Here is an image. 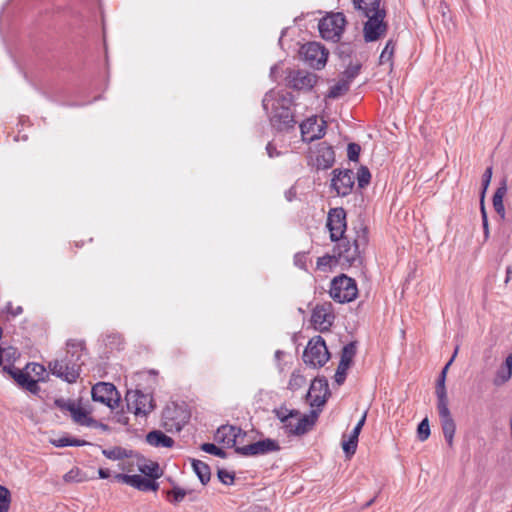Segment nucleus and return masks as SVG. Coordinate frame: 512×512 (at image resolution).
I'll list each match as a JSON object with an SVG mask.
<instances>
[{
  "label": "nucleus",
  "instance_id": "nucleus-37",
  "mask_svg": "<svg viewBox=\"0 0 512 512\" xmlns=\"http://www.w3.org/2000/svg\"><path fill=\"white\" fill-rule=\"evenodd\" d=\"M52 444L56 447H66V446H84L87 445L88 442L85 440H80L76 438L70 437H60L52 441Z\"/></svg>",
  "mask_w": 512,
  "mask_h": 512
},
{
  "label": "nucleus",
  "instance_id": "nucleus-34",
  "mask_svg": "<svg viewBox=\"0 0 512 512\" xmlns=\"http://www.w3.org/2000/svg\"><path fill=\"white\" fill-rule=\"evenodd\" d=\"M273 413L280 420L281 423H286L289 420V418H297L300 415V412L298 410H290L285 406L274 409Z\"/></svg>",
  "mask_w": 512,
  "mask_h": 512
},
{
  "label": "nucleus",
  "instance_id": "nucleus-53",
  "mask_svg": "<svg viewBox=\"0 0 512 512\" xmlns=\"http://www.w3.org/2000/svg\"><path fill=\"white\" fill-rule=\"evenodd\" d=\"M54 404L56 407H58L61 410H66L70 412V409L75 407V402L73 401H66L63 398L56 399L54 401Z\"/></svg>",
  "mask_w": 512,
  "mask_h": 512
},
{
  "label": "nucleus",
  "instance_id": "nucleus-32",
  "mask_svg": "<svg viewBox=\"0 0 512 512\" xmlns=\"http://www.w3.org/2000/svg\"><path fill=\"white\" fill-rule=\"evenodd\" d=\"M436 396L439 417L451 415L448 407V397L446 390H436Z\"/></svg>",
  "mask_w": 512,
  "mask_h": 512
},
{
  "label": "nucleus",
  "instance_id": "nucleus-57",
  "mask_svg": "<svg viewBox=\"0 0 512 512\" xmlns=\"http://www.w3.org/2000/svg\"><path fill=\"white\" fill-rule=\"evenodd\" d=\"M267 153L270 158H273L275 156H279L280 153L277 151L275 145H273L271 142H269L266 146Z\"/></svg>",
  "mask_w": 512,
  "mask_h": 512
},
{
  "label": "nucleus",
  "instance_id": "nucleus-13",
  "mask_svg": "<svg viewBox=\"0 0 512 512\" xmlns=\"http://www.w3.org/2000/svg\"><path fill=\"white\" fill-rule=\"evenodd\" d=\"M331 303L318 304L312 311L311 323L320 332L329 331L334 321Z\"/></svg>",
  "mask_w": 512,
  "mask_h": 512
},
{
  "label": "nucleus",
  "instance_id": "nucleus-21",
  "mask_svg": "<svg viewBox=\"0 0 512 512\" xmlns=\"http://www.w3.org/2000/svg\"><path fill=\"white\" fill-rule=\"evenodd\" d=\"M366 415L367 412H365L361 419L358 421L357 425L352 430L351 434L349 435L348 440L342 441V448L346 454V456H351L356 452L357 443H358V437L361 432V429L366 421Z\"/></svg>",
  "mask_w": 512,
  "mask_h": 512
},
{
  "label": "nucleus",
  "instance_id": "nucleus-58",
  "mask_svg": "<svg viewBox=\"0 0 512 512\" xmlns=\"http://www.w3.org/2000/svg\"><path fill=\"white\" fill-rule=\"evenodd\" d=\"M115 420L117 423L122 425H127L129 422V418L123 412L117 413L115 415Z\"/></svg>",
  "mask_w": 512,
  "mask_h": 512
},
{
  "label": "nucleus",
  "instance_id": "nucleus-11",
  "mask_svg": "<svg viewBox=\"0 0 512 512\" xmlns=\"http://www.w3.org/2000/svg\"><path fill=\"white\" fill-rule=\"evenodd\" d=\"M326 225L330 232V239L333 242L345 237L344 234L347 228L345 210L341 207L331 209L328 213Z\"/></svg>",
  "mask_w": 512,
  "mask_h": 512
},
{
  "label": "nucleus",
  "instance_id": "nucleus-12",
  "mask_svg": "<svg viewBox=\"0 0 512 512\" xmlns=\"http://www.w3.org/2000/svg\"><path fill=\"white\" fill-rule=\"evenodd\" d=\"M279 450L280 445L278 441L270 438L259 440L242 447H236V453L246 457L265 455Z\"/></svg>",
  "mask_w": 512,
  "mask_h": 512
},
{
  "label": "nucleus",
  "instance_id": "nucleus-19",
  "mask_svg": "<svg viewBox=\"0 0 512 512\" xmlns=\"http://www.w3.org/2000/svg\"><path fill=\"white\" fill-rule=\"evenodd\" d=\"M12 378L17 382L23 389L29 391L32 394H38L40 387L36 380L30 376V372H24L20 369H12L11 367H4Z\"/></svg>",
  "mask_w": 512,
  "mask_h": 512
},
{
  "label": "nucleus",
  "instance_id": "nucleus-22",
  "mask_svg": "<svg viewBox=\"0 0 512 512\" xmlns=\"http://www.w3.org/2000/svg\"><path fill=\"white\" fill-rule=\"evenodd\" d=\"M146 441L154 447L171 448L174 445V440L160 430L150 431L146 435Z\"/></svg>",
  "mask_w": 512,
  "mask_h": 512
},
{
  "label": "nucleus",
  "instance_id": "nucleus-26",
  "mask_svg": "<svg viewBox=\"0 0 512 512\" xmlns=\"http://www.w3.org/2000/svg\"><path fill=\"white\" fill-rule=\"evenodd\" d=\"M441 427L443 431L444 438L449 445V447H452L453 445V438L456 432V424L454 419L452 418V415L449 416H442L440 417Z\"/></svg>",
  "mask_w": 512,
  "mask_h": 512
},
{
  "label": "nucleus",
  "instance_id": "nucleus-60",
  "mask_svg": "<svg viewBox=\"0 0 512 512\" xmlns=\"http://www.w3.org/2000/svg\"><path fill=\"white\" fill-rule=\"evenodd\" d=\"M457 352H458V348L455 349L451 359L447 362V364L443 367L441 373H444V375L447 374V371L449 369V366L451 365V363L454 361L456 355H457Z\"/></svg>",
  "mask_w": 512,
  "mask_h": 512
},
{
  "label": "nucleus",
  "instance_id": "nucleus-40",
  "mask_svg": "<svg viewBox=\"0 0 512 512\" xmlns=\"http://www.w3.org/2000/svg\"><path fill=\"white\" fill-rule=\"evenodd\" d=\"M11 495L10 491L0 485V512H7L10 507Z\"/></svg>",
  "mask_w": 512,
  "mask_h": 512
},
{
  "label": "nucleus",
  "instance_id": "nucleus-61",
  "mask_svg": "<svg viewBox=\"0 0 512 512\" xmlns=\"http://www.w3.org/2000/svg\"><path fill=\"white\" fill-rule=\"evenodd\" d=\"M98 475L101 479H107L110 477V470L106 468H100L98 470Z\"/></svg>",
  "mask_w": 512,
  "mask_h": 512
},
{
  "label": "nucleus",
  "instance_id": "nucleus-41",
  "mask_svg": "<svg viewBox=\"0 0 512 512\" xmlns=\"http://www.w3.org/2000/svg\"><path fill=\"white\" fill-rule=\"evenodd\" d=\"M371 173L365 166H361L357 172L358 187L364 188L370 183Z\"/></svg>",
  "mask_w": 512,
  "mask_h": 512
},
{
  "label": "nucleus",
  "instance_id": "nucleus-55",
  "mask_svg": "<svg viewBox=\"0 0 512 512\" xmlns=\"http://www.w3.org/2000/svg\"><path fill=\"white\" fill-rule=\"evenodd\" d=\"M7 312L12 316H18L23 312V308L21 306L13 307L11 303L7 305Z\"/></svg>",
  "mask_w": 512,
  "mask_h": 512
},
{
  "label": "nucleus",
  "instance_id": "nucleus-7",
  "mask_svg": "<svg viewBox=\"0 0 512 512\" xmlns=\"http://www.w3.org/2000/svg\"><path fill=\"white\" fill-rule=\"evenodd\" d=\"M127 408L135 415L146 416L155 408V403L152 395L144 394L140 390L128 391L125 396Z\"/></svg>",
  "mask_w": 512,
  "mask_h": 512
},
{
  "label": "nucleus",
  "instance_id": "nucleus-33",
  "mask_svg": "<svg viewBox=\"0 0 512 512\" xmlns=\"http://www.w3.org/2000/svg\"><path fill=\"white\" fill-rule=\"evenodd\" d=\"M355 354H356L355 342H350V343L346 344L342 349L341 358H340L339 363H342V366H350Z\"/></svg>",
  "mask_w": 512,
  "mask_h": 512
},
{
  "label": "nucleus",
  "instance_id": "nucleus-27",
  "mask_svg": "<svg viewBox=\"0 0 512 512\" xmlns=\"http://www.w3.org/2000/svg\"><path fill=\"white\" fill-rule=\"evenodd\" d=\"M130 486L140 491H156L159 484L151 479L144 478L140 475H132Z\"/></svg>",
  "mask_w": 512,
  "mask_h": 512
},
{
  "label": "nucleus",
  "instance_id": "nucleus-39",
  "mask_svg": "<svg viewBox=\"0 0 512 512\" xmlns=\"http://www.w3.org/2000/svg\"><path fill=\"white\" fill-rule=\"evenodd\" d=\"M394 49H395V42L392 39L388 40L380 57H379V63L384 64L386 62H389L393 56Z\"/></svg>",
  "mask_w": 512,
  "mask_h": 512
},
{
  "label": "nucleus",
  "instance_id": "nucleus-31",
  "mask_svg": "<svg viewBox=\"0 0 512 512\" xmlns=\"http://www.w3.org/2000/svg\"><path fill=\"white\" fill-rule=\"evenodd\" d=\"M350 88L349 80H345L341 78L336 84L330 87L329 92L327 94L328 98L336 99L348 92Z\"/></svg>",
  "mask_w": 512,
  "mask_h": 512
},
{
  "label": "nucleus",
  "instance_id": "nucleus-44",
  "mask_svg": "<svg viewBox=\"0 0 512 512\" xmlns=\"http://www.w3.org/2000/svg\"><path fill=\"white\" fill-rule=\"evenodd\" d=\"M417 435L420 441H425L430 436V426L427 418L423 419L417 428Z\"/></svg>",
  "mask_w": 512,
  "mask_h": 512
},
{
  "label": "nucleus",
  "instance_id": "nucleus-14",
  "mask_svg": "<svg viewBox=\"0 0 512 512\" xmlns=\"http://www.w3.org/2000/svg\"><path fill=\"white\" fill-rule=\"evenodd\" d=\"M245 436L246 432L236 426L222 425L215 433V440L229 448L236 449V447H240L239 444L242 443Z\"/></svg>",
  "mask_w": 512,
  "mask_h": 512
},
{
  "label": "nucleus",
  "instance_id": "nucleus-30",
  "mask_svg": "<svg viewBox=\"0 0 512 512\" xmlns=\"http://www.w3.org/2000/svg\"><path fill=\"white\" fill-rule=\"evenodd\" d=\"M139 471L145 476L151 478V480L155 481L162 475V471L157 462H147L139 465Z\"/></svg>",
  "mask_w": 512,
  "mask_h": 512
},
{
  "label": "nucleus",
  "instance_id": "nucleus-51",
  "mask_svg": "<svg viewBox=\"0 0 512 512\" xmlns=\"http://www.w3.org/2000/svg\"><path fill=\"white\" fill-rule=\"evenodd\" d=\"M26 369L27 370H30V372L34 373L36 376L39 377V380H42L41 376H43V374L45 373L46 369L43 365L41 364H37V363H32V364H28L26 366Z\"/></svg>",
  "mask_w": 512,
  "mask_h": 512
},
{
  "label": "nucleus",
  "instance_id": "nucleus-28",
  "mask_svg": "<svg viewBox=\"0 0 512 512\" xmlns=\"http://www.w3.org/2000/svg\"><path fill=\"white\" fill-rule=\"evenodd\" d=\"M70 414L73 421L79 425L89 427L90 425H94L96 423V420L90 417L87 411L78 407L77 405L70 409Z\"/></svg>",
  "mask_w": 512,
  "mask_h": 512
},
{
  "label": "nucleus",
  "instance_id": "nucleus-45",
  "mask_svg": "<svg viewBox=\"0 0 512 512\" xmlns=\"http://www.w3.org/2000/svg\"><path fill=\"white\" fill-rule=\"evenodd\" d=\"M360 68V64L348 66L347 69L344 71L342 78L345 80H349V83L351 84L354 78L359 74Z\"/></svg>",
  "mask_w": 512,
  "mask_h": 512
},
{
  "label": "nucleus",
  "instance_id": "nucleus-17",
  "mask_svg": "<svg viewBox=\"0 0 512 512\" xmlns=\"http://www.w3.org/2000/svg\"><path fill=\"white\" fill-rule=\"evenodd\" d=\"M317 82V76L314 73L304 70H292L287 76V84L296 90H311Z\"/></svg>",
  "mask_w": 512,
  "mask_h": 512
},
{
  "label": "nucleus",
  "instance_id": "nucleus-10",
  "mask_svg": "<svg viewBox=\"0 0 512 512\" xmlns=\"http://www.w3.org/2000/svg\"><path fill=\"white\" fill-rule=\"evenodd\" d=\"M91 394L93 401L104 404L111 409L119 405L120 395L111 383L99 382L95 384L92 387Z\"/></svg>",
  "mask_w": 512,
  "mask_h": 512
},
{
  "label": "nucleus",
  "instance_id": "nucleus-46",
  "mask_svg": "<svg viewBox=\"0 0 512 512\" xmlns=\"http://www.w3.org/2000/svg\"><path fill=\"white\" fill-rule=\"evenodd\" d=\"M218 478L225 485H232L234 483L235 475L225 469L218 470Z\"/></svg>",
  "mask_w": 512,
  "mask_h": 512
},
{
  "label": "nucleus",
  "instance_id": "nucleus-23",
  "mask_svg": "<svg viewBox=\"0 0 512 512\" xmlns=\"http://www.w3.org/2000/svg\"><path fill=\"white\" fill-rule=\"evenodd\" d=\"M507 190V181L506 179H503L500 182L499 187L495 191L492 199L493 208L502 220L505 218V207L503 204V198L506 195Z\"/></svg>",
  "mask_w": 512,
  "mask_h": 512
},
{
  "label": "nucleus",
  "instance_id": "nucleus-54",
  "mask_svg": "<svg viewBox=\"0 0 512 512\" xmlns=\"http://www.w3.org/2000/svg\"><path fill=\"white\" fill-rule=\"evenodd\" d=\"M336 260L337 261V255L336 253L334 252V255L330 256V255H325V256H322L320 258H318V261H317V266L318 268H322V267H326V266H330L331 263Z\"/></svg>",
  "mask_w": 512,
  "mask_h": 512
},
{
  "label": "nucleus",
  "instance_id": "nucleus-9",
  "mask_svg": "<svg viewBox=\"0 0 512 512\" xmlns=\"http://www.w3.org/2000/svg\"><path fill=\"white\" fill-rule=\"evenodd\" d=\"M300 54L304 61L315 69H322L328 58V51L318 42H308L301 47Z\"/></svg>",
  "mask_w": 512,
  "mask_h": 512
},
{
  "label": "nucleus",
  "instance_id": "nucleus-42",
  "mask_svg": "<svg viewBox=\"0 0 512 512\" xmlns=\"http://www.w3.org/2000/svg\"><path fill=\"white\" fill-rule=\"evenodd\" d=\"M168 500L173 504H178L187 495V491L185 489H182L180 487H174L171 491L167 493Z\"/></svg>",
  "mask_w": 512,
  "mask_h": 512
},
{
  "label": "nucleus",
  "instance_id": "nucleus-50",
  "mask_svg": "<svg viewBox=\"0 0 512 512\" xmlns=\"http://www.w3.org/2000/svg\"><path fill=\"white\" fill-rule=\"evenodd\" d=\"M350 366H342V363H339L336 373H335V381L341 385L346 378L347 370Z\"/></svg>",
  "mask_w": 512,
  "mask_h": 512
},
{
  "label": "nucleus",
  "instance_id": "nucleus-35",
  "mask_svg": "<svg viewBox=\"0 0 512 512\" xmlns=\"http://www.w3.org/2000/svg\"><path fill=\"white\" fill-rule=\"evenodd\" d=\"M312 393L327 395L328 394L327 381L324 378L323 379H320V378L314 379L310 385L307 396H312Z\"/></svg>",
  "mask_w": 512,
  "mask_h": 512
},
{
  "label": "nucleus",
  "instance_id": "nucleus-6",
  "mask_svg": "<svg viewBox=\"0 0 512 512\" xmlns=\"http://www.w3.org/2000/svg\"><path fill=\"white\" fill-rule=\"evenodd\" d=\"M385 16V10L376 11L369 14L368 16H365L367 18V21L363 26V36L365 42H374L385 36L388 29V25L384 21Z\"/></svg>",
  "mask_w": 512,
  "mask_h": 512
},
{
  "label": "nucleus",
  "instance_id": "nucleus-8",
  "mask_svg": "<svg viewBox=\"0 0 512 512\" xmlns=\"http://www.w3.org/2000/svg\"><path fill=\"white\" fill-rule=\"evenodd\" d=\"M346 20L342 13H334L322 18L318 28L322 38L337 41L344 30Z\"/></svg>",
  "mask_w": 512,
  "mask_h": 512
},
{
  "label": "nucleus",
  "instance_id": "nucleus-20",
  "mask_svg": "<svg viewBox=\"0 0 512 512\" xmlns=\"http://www.w3.org/2000/svg\"><path fill=\"white\" fill-rule=\"evenodd\" d=\"M315 161L318 169H328L332 167L335 162L333 148L326 142L319 143L316 148Z\"/></svg>",
  "mask_w": 512,
  "mask_h": 512
},
{
  "label": "nucleus",
  "instance_id": "nucleus-15",
  "mask_svg": "<svg viewBox=\"0 0 512 512\" xmlns=\"http://www.w3.org/2000/svg\"><path fill=\"white\" fill-rule=\"evenodd\" d=\"M327 123L321 119L320 123L316 116H312L300 124L303 141L312 142L321 139L326 133Z\"/></svg>",
  "mask_w": 512,
  "mask_h": 512
},
{
  "label": "nucleus",
  "instance_id": "nucleus-29",
  "mask_svg": "<svg viewBox=\"0 0 512 512\" xmlns=\"http://www.w3.org/2000/svg\"><path fill=\"white\" fill-rule=\"evenodd\" d=\"M192 467L195 474L198 476L200 482L203 485H206L210 481L211 471L208 464L204 463L201 460L193 459Z\"/></svg>",
  "mask_w": 512,
  "mask_h": 512
},
{
  "label": "nucleus",
  "instance_id": "nucleus-62",
  "mask_svg": "<svg viewBox=\"0 0 512 512\" xmlns=\"http://www.w3.org/2000/svg\"><path fill=\"white\" fill-rule=\"evenodd\" d=\"M89 427H93V428H100V429H102L103 431H108V430H109L108 425L103 424V423H101V422H98L97 420H96V423H95L94 425H90Z\"/></svg>",
  "mask_w": 512,
  "mask_h": 512
},
{
  "label": "nucleus",
  "instance_id": "nucleus-1",
  "mask_svg": "<svg viewBox=\"0 0 512 512\" xmlns=\"http://www.w3.org/2000/svg\"><path fill=\"white\" fill-rule=\"evenodd\" d=\"M85 351V343L80 340L70 339L66 343V354L61 359H55L48 363L49 371L68 383H75L80 377L81 367L84 364L82 357Z\"/></svg>",
  "mask_w": 512,
  "mask_h": 512
},
{
  "label": "nucleus",
  "instance_id": "nucleus-36",
  "mask_svg": "<svg viewBox=\"0 0 512 512\" xmlns=\"http://www.w3.org/2000/svg\"><path fill=\"white\" fill-rule=\"evenodd\" d=\"M130 453L131 452H129L126 449H123L121 447H114L112 449H103L102 450V454L106 458L111 459V460H120L123 458H127L130 456Z\"/></svg>",
  "mask_w": 512,
  "mask_h": 512
},
{
  "label": "nucleus",
  "instance_id": "nucleus-18",
  "mask_svg": "<svg viewBox=\"0 0 512 512\" xmlns=\"http://www.w3.org/2000/svg\"><path fill=\"white\" fill-rule=\"evenodd\" d=\"M316 418L317 413L313 411L310 416L305 415L301 418H299V416L297 418H289L286 423L282 424L288 434L303 435L314 425Z\"/></svg>",
  "mask_w": 512,
  "mask_h": 512
},
{
  "label": "nucleus",
  "instance_id": "nucleus-4",
  "mask_svg": "<svg viewBox=\"0 0 512 512\" xmlns=\"http://www.w3.org/2000/svg\"><path fill=\"white\" fill-rule=\"evenodd\" d=\"M329 293L335 301L345 303L357 297L358 289L354 279L342 274L332 280Z\"/></svg>",
  "mask_w": 512,
  "mask_h": 512
},
{
  "label": "nucleus",
  "instance_id": "nucleus-48",
  "mask_svg": "<svg viewBox=\"0 0 512 512\" xmlns=\"http://www.w3.org/2000/svg\"><path fill=\"white\" fill-rule=\"evenodd\" d=\"M492 167H487L483 176H482V186H483V189H482V193H481V199H484V196H485V193H486V190L488 189L489 187V184L491 182V178H492Z\"/></svg>",
  "mask_w": 512,
  "mask_h": 512
},
{
  "label": "nucleus",
  "instance_id": "nucleus-25",
  "mask_svg": "<svg viewBox=\"0 0 512 512\" xmlns=\"http://www.w3.org/2000/svg\"><path fill=\"white\" fill-rule=\"evenodd\" d=\"M356 10L362 12L363 16H368L376 11H382L380 7L381 0H352Z\"/></svg>",
  "mask_w": 512,
  "mask_h": 512
},
{
  "label": "nucleus",
  "instance_id": "nucleus-38",
  "mask_svg": "<svg viewBox=\"0 0 512 512\" xmlns=\"http://www.w3.org/2000/svg\"><path fill=\"white\" fill-rule=\"evenodd\" d=\"M306 383V379L299 372L294 371L289 379L288 388L290 390H298L303 387Z\"/></svg>",
  "mask_w": 512,
  "mask_h": 512
},
{
  "label": "nucleus",
  "instance_id": "nucleus-56",
  "mask_svg": "<svg viewBox=\"0 0 512 512\" xmlns=\"http://www.w3.org/2000/svg\"><path fill=\"white\" fill-rule=\"evenodd\" d=\"M114 478L119 481V482H123L127 485H130V482H131V479H132V475H127V474H116L114 476Z\"/></svg>",
  "mask_w": 512,
  "mask_h": 512
},
{
  "label": "nucleus",
  "instance_id": "nucleus-3",
  "mask_svg": "<svg viewBox=\"0 0 512 512\" xmlns=\"http://www.w3.org/2000/svg\"><path fill=\"white\" fill-rule=\"evenodd\" d=\"M337 242L338 244L334 248V252L337 255V261L346 263L348 266L361 264V251L368 243L367 232L365 229L357 232L352 243L347 236L341 238Z\"/></svg>",
  "mask_w": 512,
  "mask_h": 512
},
{
  "label": "nucleus",
  "instance_id": "nucleus-24",
  "mask_svg": "<svg viewBox=\"0 0 512 512\" xmlns=\"http://www.w3.org/2000/svg\"><path fill=\"white\" fill-rule=\"evenodd\" d=\"M512 376V353L509 354L504 363L498 369L493 380L495 386H501L506 383Z\"/></svg>",
  "mask_w": 512,
  "mask_h": 512
},
{
  "label": "nucleus",
  "instance_id": "nucleus-52",
  "mask_svg": "<svg viewBox=\"0 0 512 512\" xmlns=\"http://www.w3.org/2000/svg\"><path fill=\"white\" fill-rule=\"evenodd\" d=\"M480 204H481L480 210H481V217H482V224H483V229H484V235H485V238H487L488 235H489V228H488L487 213H486V209H485V206H484V199L480 200Z\"/></svg>",
  "mask_w": 512,
  "mask_h": 512
},
{
  "label": "nucleus",
  "instance_id": "nucleus-16",
  "mask_svg": "<svg viewBox=\"0 0 512 512\" xmlns=\"http://www.w3.org/2000/svg\"><path fill=\"white\" fill-rule=\"evenodd\" d=\"M332 187L339 196H347L354 187V174L350 169L333 170Z\"/></svg>",
  "mask_w": 512,
  "mask_h": 512
},
{
  "label": "nucleus",
  "instance_id": "nucleus-5",
  "mask_svg": "<svg viewBox=\"0 0 512 512\" xmlns=\"http://www.w3.org/2000/svg\"><path fill=\"white\" fill-rule=\"evenodd\" d=\"M330 354L325 340L321 336L313 337L307 344L303 361L312 367H322L329 360Z\"/></svg>",
  "mask_w": 512,
  "mask_h": 512
},
{
  "label": "nucleus",
  "instance_id": "nucleus-49",
  "mask_svg": "<svg viewBox=\"0 0 512 512\" xmlns=\"http://www.w3.org/2000/svg\"><path fill=\"white\" fill-rule=\"evenodd\" d=\"M312 407H321L326 402V395L312 393V396H307Z\"/></svg>",
  "mask_w": 512,
  "mask_h": 512
},
{
  "label": "nucleus",
  "instance_id": "nucleus-59",
  "mask_svg": "<svg viewBox=\"0 0 512 512\" xmlns=\"http://www.w3.org/2000/svg\"><path fill=\"white\" fill-rule=\"evenodd\" d=\"M445 380L446 375H444V373H440L439 378L437 380L436 390H446Z\"/></svg>",
  "mask_w": 512,
  "mask_h": 512
},
{
  "label": "nucleus",
  "instance_id": "nucleus-43",
  "mask_svg": "<svg viewBox=\"0 0 512 512\" xmlns=\"http://www.w3.org/2000/svg\"><path fill=\"white\" fill-rule=\"evenodd\" d=\"M201 450H203L206 453H209V454L215 455L217 457H220V458H226L227 457V453L223 449L217 447L213 443H204V444H202L201 445Z\"/></svg>",
  "mask_w": 512,
  "mask_h": 512
},
{
  "label": "nucleus",
  "instance_id": "nucleus-63",
  "mask_svg": "<svg viewBox=\"0 0 512 512\" xmlns=\"http://www.w3.org/2000/svg\"><path fill=\"white\" fill-rule=\"evenodd\" d=\"M375 501V498H372L371 500H369L368 502L365 503V505L363 506V508H368L370 507Z\"/></svg>",
  "mask_w": 512,
  "mask_h": 512
},
{
  "label": "nucleus",
  "instance_id": "nucleus-47",
  "mask_svg": "<svg viewBox=\"0 0 512 512\" xmlns=\"http://www.w3.org/2000/svg\"><path fill=\"white\" fill-rule=\"evenodd\" d=\"M361 147L357 143H349L347 147V155L350 161H358Z\"/></svg>",
  "mask_w": 512,
  "mask_h": 512
},
{
  "label": "nucleus",
  "instance_id": "nucleus-64",
  "mask_svg": "<svg viewBox=\"0 0 512 512\" xmlns=\"http://www.w3.org/2000/svg\"><path fill=\"white\" fill-rule=\"evenodd\" d=\"M510 429H511V435H512V416H511V419H510Z\"/></svg>",
  "mask_w": 512,
  "mask_h": 512
},
{
  "label": "nucleus",
  "instance_id": "nucleus-2",
  "mask_svg": "<svg viewBox=\"0 0 512 512\" xmlns=\"http://www.w3.org/2000/svg\"><path fill=\"white\" fill-rule=\"evenodd\" d=\"M293 97L289 92L276 93L274 90L267 92L262 100L263 109L268 112L269 106L273 108L270 118L271 125L278 131H288L296 125V120L291 111Z\"/></svg>",
  "mask_w": 512,
  "mask_h": 512
}]
</instances>
